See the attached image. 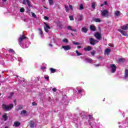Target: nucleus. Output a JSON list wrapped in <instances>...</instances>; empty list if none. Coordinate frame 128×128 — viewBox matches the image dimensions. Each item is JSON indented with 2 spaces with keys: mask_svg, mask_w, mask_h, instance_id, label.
Masks as SVG:
<instances>
[{
  "mask_svg": "<svg viewBox=\"0 0 128 128\" xmlns=\"http://www.w3.org/2000/svg\"><path fill=\"white\" fill-rule=\"evenodd\" d=\"M12 108H14V104H10V105H6V104H2V110H6V112L10 110Z\"/></svg>",
  "mask_w": 128,
  "mask_h": 128,
  "instance_id": "1",
  "label": "nucleus"
},
{
  "mask_svg": "<svg viewBox=\"0 0 128 128\" xmlns=\"http://www.w3.org/2000/svg\"><path fill=\"white\" fill-rule=\"evenodd\" d=\"M44 30L46 32H48V30H50V26L48 25V24L44 22Z\"/></svg>",
  "mask_w": 128,
  "mask_h": 128,
  "instance_id": "2",
  "label": "nucleus"
},
{
  "mask_svg": "<svg viewBox=\"0 0 128 128\" xmlns=\"http://www.w3.org/2000/svg\"><path fill=\"white\" fill-rule=\"evenodd\" d=\"M110 70H111V72L114 74V72H116V66L114 64H111L110 66Z\"/></svg>",
  "mask_w": 128,
  "mask_h": 128,
  "instance_id": "3",
  "label": "nucleus"
},
{
  "mask_svg": "<svg viewBox=\"0 0 128 128\" xmlns=\"http://www.w3.org/2000/svg\"><path fill=\"white\" fill-rule=\"evenodd\" d=\"M101 14L102 16L107 18V16H108V12L107 10H102L101 11Z\"/></svg>",
  "mask_w": 128,
  "mask_h": 128,
  "instance_id": "4",
  "label": "nucleus"
},
{
  "mask_svg": "<svg viewBox=\"0 0 128 128\" xmlns=\"http://www.w3.org/2000/svg\"><path fill=\"white\" fill-rule=\"evenodd\" d=\"M90 44H92L93 46H94V44H98V41L96 40H94V39L92 38H90Z\"/></svg>",
  "mask_w": 128,
  "mask_h": 128,
  "instance_id": "5",
  "label": "nucleus"
},
{
  "mask_svg": "<svg viewBox=\"0 0 128 128\" xmlns=\"http://www.w3.org/2000/svg\"><path fill=\"white\" fill-rule=\"evenodd\" d=\"M94 36L97 38V40H100V38H102V34L97 32L95 34Z\"/></svg>",
  "mask_w": 128,
  "mask_h": 128,
  "instance_id": "6",
  "label": "nucleus"
},
{
  "mask_svg": "<svg viewBox=\"0 0 128 128\" xmlns=\"http://www.w3.org/2000/svg\"><path fill=\"white\" fill-rule=\"evenodd\" d=\"M118 32H120L122 36H128V32H126L122 30H118Z\"/></svg>",
  "mask_w": 128,
  "mask_h": 128,
  "instance_id": "7",
  "label": "nucleus"
},
{
  "mask_svg": "<svg viewBox=\"0 0 128 128\" xmlns=\"http://www.w3.org/2000/svg\"><path fill=\"white\" fill-rule=\"evenodd\" d=\"M26 36L24 35H23L21 36L19 38V44H22V40H24V38H26Z\"/></svg>",
  "mask_w": 128,
  "mask_h": 128,
  "instance_id": "8",
  "label": "nucleus"
},
{
  "mask_svg": "<svg viewBox=\"0 0 128 128\" xmlns=\"http://www.w3.org/2000/svg\"><path fill=\"white\" fill-rule=\"evenodd\" d=\"M62 48L64 50H70L72 48L70 46V45H67V46H62Z\"/></svg>",
  "mask_w": 128,
  "mask_h": 128,
  "instance_id": "9",
  "label": "nucleus"
},
{
  "mask_svg": "<svg viewBox=\"0 0 128 128\" xmlns=\"http://www.w3.org/2000/svg\"><path fill=\"white\" fill-rule=\"evenodd\" d=\"M20 126V122L18 121H16L14 122L13 126H14L15 128H18V126Z\"/></svg>",
  "mask_w": 128,
  "mask_h": 128,
  "instance_id": "10",
  "label": "nucleus"
},
{
  "mask_svg": "<svg viewBox=\"0 0 128 128\" xmlns=\"http://www.w3.org/2000/svg\"><path fill=\"white\" fill-rule=\"evenodd\" d=\"M121 28L122 30H128V24L124 25L121 27Z\"/></svg>",
  "mask_w": 128,
  "mask_h": 128,
  "instance_id": "11",
  "label": "nucleus"
},
{
  "mask_svg": "<svg viewBox=\"0 0 128 128\" xmlns=\"http://www.w3.org/2000/svg\"><path fill=\"white\" fill-rule=\"evenodd\" d=\"M110 49L106 48L105 50L104 54L108 56L110 54Z\"/></svg>",
  "mask_w": 128,
  "mask_h": 128,
  "instance_id": "12",
  "label": "nucleus"
},
{
  "mask_svg": "<svg viewBox=\"0 0 128 128\" xmlns=\"http://www.w3.org/2000/svg\"><path fill=\"white\" fill-rule=\"evenodd\" d=\"M82 32H84V34H86V32H88V28L86 27L82 28Z\"/></svg>",
  "mask_w": 128,
  "mask_h": 128,
  "instance_id": "13",
  "label": "nucleus"
},
{
  "mask_svg": "<svg viewBox=\"0 0 128 128\" xmlns=\"http://www.w3.org/2000/svg\"><path fill=\"white\" fill-rule=\"evenodd\" d=\"M78 19L79 22H80V20H84V16H82V15H79L78 16Z\"/></svg>",
  "mask_w": 128,
  "mask_h": 128,
  "instance_id": "14",
  "label": "nucleus"
},
{
  "mask_svg": "<svg viewBox=\"0 0 128 128\" xmlns=\"http://www.w3.org/2000/svg\"><path fill=\"white\" fill-rule=\"evenodd\" d=\"M2 118L5 122H6V120H8V114H3Z\"/></svg>",
  "mask_w": 128,
  "mask_h": 128,
  "instance_id": "15",
  "label": "nucleus"
},
{
  "mask_svg": "<svg viewBox=\"0 0 128 128\" xmlns=\"http://www.w3.org/2000/svg\"><path fill=\"white\" fill-rule=\"evenodd\" d=\"M84 50H88V52L92 50V47L90 46H87L84 48Z\"/></svg>",
  "mask_w": 128,
  "mask_h": 128,
  "instance_id": "16",
  "label": "nucleus"
},
{
  "mask_svg": "<svg viewBox=\"0 0 128 128\" xmlns=\"http://www.w3.org/2000/svg\"><path fill=\"white\" fill-rule=\"evenodd\" d=\"M90 30H93V32H95L96 26H94V25L90 26Z\"/></svg>",
  "mask_w": 128,
  "mask_h": 128,
  "instance_id": "17",
  "label": "nucleus"
},
{
  "mask_svg": "<svg viewBox=\"0 0 128 128\" xmlns=\"http://www.w3.org/2000/svg\"><path fill=\"white\" fill-rule=\"evenodd\" d=\"M26 2L29 8H32V5H30V0H26Z\"/></svg>",
  "mask_w": 128,
  "mask_h": 128,
  "instance_id": "18",
  "label": "nucleus"
},
{
  "mask_svg": "<svg viewBox=\"0 0 128 128\" xmlns=\"http://www.w3.org/2000/svg\"><path fill=\"white\" fill-rule=\"evenodd\" d=\"M94 22H102V20L98 18H94Z\"/></svg>",
  "mask_w": 128,
  "mask_h": 128,
  "instance_id": "19",
  "label": "nucleus"
},
{
  "mask_svg": "<svg viewBox=\"0 0 128 128\" xmlns=\"http://www.w3.org/2000/svg\"><path fill=\"white\" fill-rule=\"evenodd\" d=\"M68 30H72L73 32H76V30L72 29V27L70 26H68Z\"/></svg>",
  "mask_w": 128,
  "mask_h": 128,
  "instance_id": "20",
  "label": "nucleus"
},
{
  "mask_svg": "<svg viewBox=\"0 0 128 128\" xmlns=\"http://www.w3.org/2000/svg\"><path fill=\"white\" fill-rule=\"evenodd\" d=\"M125 78H128V69H125Z\"/></svg>",
  "mask_w": 128,
  "mask_h": 128,
  "instance_id": "21",
  "label": "nucleus"
},
{
  "mask_svg": "<svg viewBox=\"0 0 128 128\" xmlns=\"http://www.w3.org/2000/svg\"><path fill=\"white\" fill-rule=\"evenodd\" d=\"M20 114L22 116H26V110H23L21 112Z\"/></svg>",
  "mask_w": 128,
  "mask_h": 128,
  "instance_id": "22",
  "label": "nucleus"
},
{
  "mask_svg": "<svg viewBox=\"0 0 128 128\" xmlns=\"http://www.w3.org/2000/svg\"><path fill=\"white\" fill-rule=\"evenodd\" d=\"M48 2L50 6H54V0H48Z\"/></svg>",
  "mask_w": 128,
  "mask_h": 128,
  "instance_id": "23",
  "label": "nucleus"
},
{
  "mask_svg": "<svg viewBox=\"0 0 128 128\" xmlns=\"http://www.w3.org/2000/svg\"><path fill=\"white\" fill-rule=\"evenodd\" d=\"M38 30H39V34L41 36V38H42V34H43L42 30L40 28H39Z\"/></svg>",
  "mask_w": 128,
  "mask_h": 128,
  "instance_id": "24",
  "label": "nucleus"
},
{
  "mask_svg": "<svg viewBox=\"0 0 128 128\" xmlns=\"http://www.w3.org/2000/svg\"><path fill=\"white\" fill-rule=\"evenodd\" d=\"M29 124L30 128H34V122L30 121Z\"/></svg>",
  "mask_w": 128,
  "mask_h": 128,
  "instance_id": "25",
  "label": "nucleus"
},
{
  "mask_svg": "<svg viewBox=\"0 0 128 128\" xmlns=\"http://www.w3.org/2000/svg\"><path fill=\"white\" fill-rule=\"evenodd\" d=\"M114 14L116 16H120V12L119 11H116L114 12Z\"/></svg>",
  "mask_w": 128,
  "mask_h": 128,
  "instance_id": "26",
  "label": "nucleus"
},
{
  "mask_svg": "<svg viewBox=\"0 0 128 128\" xmlns=\"http://www.w3.org/2000/svg\"><path fill=\"white\" fill-rule=\"evenodd\" d=\"M65 8L66 12H70V9H68V7L66 6H65Z\"/></svg>",
  "mask_w": 128,
  "mask_h": 128,
  "instance_id": "27",
  "label": "nucleus"
},
{
  "mask_svg": "<svg viewBox=\"0 0 128 128\" xmlns=\"http://www.w3.org/2000/svg\"><path fill=\"white\" fill-rule=\"evenodd\" d=\"M63 42H66V44H68V40L66 38H64L62 40Z\"/></svg>",
  "mask_w": 128,
  "mask_h": 128,
  "instance_id": "28",
  "label": "nucleus"
},
{
  "mask_svg": "<svg viewBox=\"0 0 128 128\" xmlns=\"http://www.w3.org/2000/svg\"><path fill=\"white\" fill-rule=\"evenodd\" d=\"M50 70L51 72H52V74H54V72H56V70L54 68H50Z\"/></svg>",
  "mask_w": 128,
  "mask_h": 128,
  "instance_id": "29",
  "label": "nucleus"
},
{
  "mask_svg": "<svg viewBox=\"0 0 128 128\" xmlns=\"http://www.w3.org/2000/svg\"><path fill=\"white\" fill-rule=\"evenodd\" d=\"M31 14H32V16H33V18H36V14H34L32 12Z\"/></svg>",
  "mask_w": 128,
  "mask_h": 128,
  "instance_id": "30",
  "label": "nucleus"
},
{
  "mask_svg": "<svg viewBox=\"0 0 128 128\" xmlns=\"http://www.w3.org/2000/svg\"><path fill=\"white\" fill-rule=\"evenodd\" d=\"M79 10H84V6L82 5V4L80 5Z\"/></svg>",
  "mask_w": 128,
  "mask_h": 128,
  "instance_id": "31",
  "label": "nucleus"
},
{
  "mask_svg": "<svg viewBox=\"0 0 128 128\" xmlns=\"http://www.w3.org/2000/svg\"><path fill=\"white\" fill-rule=\"evenodd\" d=\"M26 12V14H32V12H30V9H27Z\"/></svg>",
  "mask_w": 128,
  "mask_h": 128,
  "instance_id": "32",
  "label": "nucleus"
},
{
  "mask_svg": "<svg viewBox=\"0 0 128 128\" xmlns=\"http://www.w3.org/2000/svg\"><path fill=\"white\" fill-rule=\"evenodd\" d=\"M106 4H108V2L107 1H104V3L103 4H102L100 5L101 6H104L106 5Z\"/></svg>",
  "mask_w": 128,
  "mask_h": 128,
  "instance_id": "33",
  "label": "nucleus"
},
{
  "mask_svg": "<svg viewBox=\"0 0 128 128\" xmlns=\"http://www.w3.org/2000/svg\"><path fill=\"white\" fill-rule=\"evenodd\" d=\"M72 44H74L76 45V46H80V44L79 42H72Z\"/></svg>",
  "mask_w": 128,
  "mask_h": 128,
  "instance_id": "34",
  "label": "nucleus"
},
{
  "mask_svg": "<svg viewBox=\"0 0 128 128\" xmlns=\"http://www.w3.org/2000/svg\"><path fill=\"white\" fill-rule=\"evenodd\" d=\"M86 60L87 62H92V60L90 58H87Z\"/></svg>",
  "mask_w": 128,
  "mask_h": 128,
  "instance_id": "35",
  "label": "nucleus"
},
{
  "mask_svg": "<svg viewBox=\"0 0 128 128\" xmlns=\"http://www.w3.org/2000/svg\"><path fill=\"white\" fill-rule=\"evenodd\" d=\"M20 12H24V8H22L20 9Z\"/></svg>",
  "mask_w": 128,
  "mask_h": 128,
  "instance_id": "36",
  "label": "nucleus"
},
{
  "mask_svg": "<svg viewBox=\"0 0 128 128\" xmlns=\"http://www.w3.org/2000/svg\"><path fill=\"white\" fill-rule=\"evenodd\" d=\"M44 78H45V80H48V78H50V77H48V76H45Z\"/></svg>",
  "mask_w": 128,
  "mask_h": 128,
  "instance_id": "37",
  "label": "nucleus"
},
{
  "mask_svg": "<svg viewBox=\"0 0 128 128\" xmlns=\"http://www.w3.org/2000/svg\"><path fill=\"white\" fill-rule=\"evenodd\" d=\"M69 8H70V10H74V8H72V6L70 5Z\"/></svg>",
  "mask_w": 128,
  "mask_h": 128,
  "instance_id": "38",
  "label": "nucleus"
},
{
  "mask_svg": "<svg viewBox=\"0 0 128 128\" xmlns=\"http://www.w3.org/2000/svg\"><path fill=\"white\" fill-rule=\"evenodd\" d=\"M95 6H96V4H94V3H92V8H94Z\"/></svg>",
  "mask_w": 128,
  "mask_h": 128,
  "instance_id": "39",
  "label": "nucleus"
},
{
  "mask_svg": "<svg viewBox=\"0 0 128 128\" xmlns=\"http://www.w3.org/2000/svg\"><path fill=\"white\" fill-rule=\"evenodd\" d=\"M76 53L77 56H82V54L80 53V52H78V50H76Z\"/></svg>",
  "mask_w": 128,
  "mask_h": 128,
  "instance_id": "40",
  "label": "nucleus"
},
{
  "mask_svg": "<svg viewBox=\"0 0 128 128\" xmlns=\"http://www.w3.org/2000/svg\"><path fill=\"white\" fill-rule=\"evenodd\" d=\"M124 60L123 58H120L118 59V62H124Z\"/></svg>",
  "mask_w": 128,
  "mask_h": 128,
  "instance_id": "41",
  "label": "nucleus"
},
{
  "mask_svg": "<svg viewBox=\"0 0 128 128\" xmlns=\"http://www.w3.org/2000/svg\"><path fill=\"white\" fill-rule=\"evenodd\" d=\"M70 20H74V16H70Z\"/></svg>",
  "mask_w": 128,
  "mask_h": 128,
  "instance_id": "42",
  "label": "nucleus"
},
{
  "mask_svg": "<svg viewBox=\"0 0 128 128\" xmlns=\"http://www.w3.org/2000/svg\"><path fill=\"white\" fill-rule=\"evenodd\" d=\"M8 52H14V51L12 49H10Z\"/></svg>",
  "mask_w": 128,
  "mask_h": 128,
  "instance_id": "43",
  "label": "nucleus"
},
{
  "mask_svg": "<svg viewBox=\"0 0 128 128\" xmlns=\"http://www.w3.org/2000/svg\"><path fill=\"white\" fill-rule=\"evenodd\" d=\"M95 54H96V51H92V52H91V54L92 56H94Z\"/></svg>",
  "mask_w": 128,
  "mask_h": 128,
  "instance_id": "44",
  "label": "nucleus"
},
{
  "mask_svg": "<svg viewBox=\"0 0 128 128\" xmlns=\"http://www.w3.org/2000/svg\"><path fill=\"white\" fill-rule=\"evenodd\" d=\"M44 18L46 20H48V18L46 16H44Z\"/></svg>",
  "mask_w": 128,
  "mask_h": 128,
  "instance_id": "45",
  "label": "nucleus"
},
{
  "mask_svg": "<svg viewBox=\"0 0 128 128\" xmlns=\"http://www.w3.org/2000/svg\"><path fill=\"white\" fill-rule=\"evenodd\" d=\"M23 4H26V0H24L22 2Z\"/></svg>",
  "mask_w": 128,
  "mask_h": 128,
  "instance_id": "46",
  "label": "nucleus"
},
{
  "mask_svg": "<svg viewBox=\"0 0 128 128\" xmlns=\"http://www.w3.org/2000/svg\"><path fill=\"white\" fill-rule=\"evenodd\" d=\"M52 90H53V92H56V88H53L52 89Z\"/></svg>",
  "mask_w": 128,
  "mask_h": 128,
  "instance_id": "47",
  "label": "nucleus"
},
{
  "mask_svg": "<svg viewBox=\"0 0 128 128\" xmlns=\"http://www.w3.org/2000/svg\"><path fill=\"white\" fill-rule=\"evenodd\" d=\"M32 106H36V102H34L32 103Z\"/></svg>",
  "mask_w": 128,
  "mask_h": 128,
  "instance_id": "48",
  "label": "nucleus"
},
{
  "mask_svg": "<svg viewBox=\"0 0 128 128\" xmlns=\"http://www.w3.org/2000/svg\"><path fill=\"white\" fill-rule=\"evenodd\" d=\"M7 0H2V2H6Z\"/></svg>",
  "mask_w": 128,
  "mask_h": 128,
  "instance_id": "49",
  "label": "nucleus"
},
{
  "mask_svg": "<svg viewBox=\"0 0 128 128\" xmlns=\"http://www.w3.org/2000/svg\"><path fill=\"white\" fill-rule=\"evenodd\" d=\"M82 92V90H78V92Z\"/></svg>",
  "mask_w": 128,
  "mask_h": 128,
  "instance_id": "50",
  "label": "nucleus"
},
{
  "mask_svg": "<svg viewBox=\"0 0 128 128\" xmlns=\"http://www.w3.org/2000/svg\"><path fill=\"white\" fill-rule=\"evenodd\" d=\"M77 48H82V46H78Z\"/></svg>",
  "mask_w": 128,
  "mask_h": 128,
  "instance_id": "51",
  "label": "nucleus"
},
{
  "mask_svg": "<svg viewBox=\"0 0 128 128\" xmlns=\"http://www.w3.org/2000/svg\"><path fill=\"white\" fill-rule=\"evenodd\" d=\"M49 46H52V44H49Z\"/></svg>",
  "mask_w": 128,
  "mask_h": 128,
  "instance_id": "52",
  "label": "nucleus"
},
{
  "mask_svg": "<svg viewBox=\"0 0 128 128\" xmlns=\"http://www.w3.org/2000/svg\"><path fill=\"white\" fill-rule=\"evenodd\" d=\"M44 68H46V67L42 68V70H44Z\"/></svg>",
  "mask_w": 128,
  "mask_h": 128,
  "instance_id": "53",
  "label": "nucleus"
},
{
  "mask_svg": "<svg viewBox=\"0 0 128 128\" xmlns=\"http://www.w3.org/2000/svg\"><path fill=\"white\" fill-rule=\"evenodd\" d=\"M49 100L50 102V100H52V98H49Z\"/></svg>",
  "mask_w": 128,
  "mask_h": 128,
  "instance_id": "54",
  "label": "nucleus"
},
{
  "mask_svg": "<svg viewBox=\"0 0 128 128\" xmlns=\"http://www.w3.org/2000/svg\"><path fill=\"white\" fill-rule=\"evenodd\" d=\"M90 118H92V116H89Z\"/></svg>",
  "mask_w": 128,
  "mask_h": 128,
  "instance_id": "55",
  "label": "nucleus"
},
{
  "mask_svg": "<svg viewBox=\"0 0 128 128\" xmlns=\"http://www.w3.org/2000/svg\"><path fill=\"white\" fill-rule=\"evenodd\" d=\"M44 8H46V10H48V8H46V6H44Z\"/></svg>",
  "mask_w": 128,
  "mask_h": 128,
  "instance_id": "56",
  "label": "nucleus"
},
{
  "mask_svg": "<svg viewBox=\"0 0 128 128\" xmlns=\"http://www.w3.org/2000/svg\"><path fill=\"white\" fill-rule=\"evenodd\" d=\"M26 48H28V46H26Z\"/></svg>",
  "mask_w": 128,
  "mask_h": 128,
  "instance_id": "57",
  "label": "nucleus"
},
{
  "mask_svg": "<svg viewBox=\"0 0 128 128\" xmlns=\"http://www.w3.org/2000/svg\"><path fill=\"white\" fill-rule=\"evenodd\" d=\"M12 94H13L12 92L11 93L12 96Z\"/></svg>",
  "mask_w": 128,
  "mask_h": 128,
  "instance_id": "58",
  "label": "nucleus"
},
{
  "mask_svg": "<svg viewBox=\"0 0 128 128\" xmlns=\"http://www.w3.org/2000/svg\"><path fill=\"white\" fill-rule=\"evenodd\" d=\"M4 128H8V126L5 127Z\"/></svg>",
  "mask_w": 128,
  "mask_h": 128,
  "instance_id": "59",
  "label": "nucleus"
},
{
  "mask_svg": "<svg viewBox=\"0 0 128 128\" xmlns=\"http://www.w3.org/2000/svg\"><path fill=\"white\" fill-rule=\"evenodd\" d=\"M14 102H15V103H16V100H14Z\"/></svg>",
  "mask_w": 128,
  "mask_h": 128,
  "instance_id": "60",
  "label": "nucleus"
}]
</instances>
